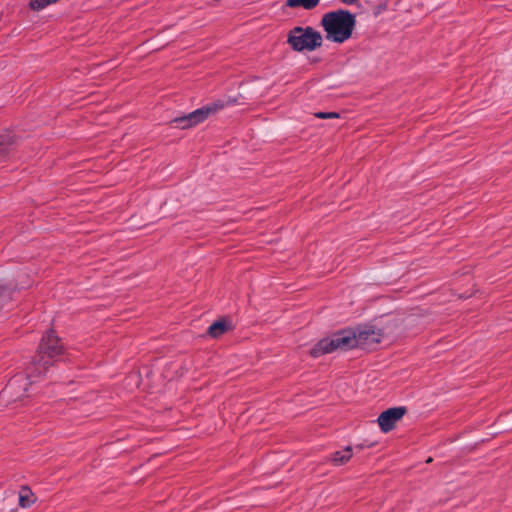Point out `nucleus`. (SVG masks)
I'll list each match as a JSON object with an SVG mask.
<instances>
[{"mask_svg": "<svg viewBox=\"0 0 512 512\" xmlns=\"http://www.w3.org/2000/svg\"><path fill=\"white\" fill-rule=\"evenodd\" d=\"M384 331L373 324L358 325L355 329H344L331 337L319 340L309 351L313 358H318L336 350L348 351L356 347L370 348L381 342Z\"/></svg>", "mask_w": 512, "mask_h": 512, "instance_id": "1", "label": "nucleus"}, {"mask_svg": "<svg viewBox=\"0 0 512 512\" xmlns=\"http://www.w3.org/2000/svg\"><path fill=\"white\" fill-rule=\"evenodd\" d=\"M321 25L326 32V38L336 43L348 40L356 25L355 15L348 10L331 11L322 17Z\"/></svg>", "mask_w": 512, "mask_h": 512, "instance_id": "2", "label": "nucleus"}, {"mask_svg": "<svg viewBox=\"0 0 512 512\" xmlns=\"http://www.w3.org/2000/svg\"><path fill=\"white\" fill-rule=\"evenodd\" d=\"M39 365V363H32L28 373L14 375L1 391V398L8 402H15L26 396L29 387L35 382V374L37 373V376L46 375L38 368Z\"/></svg>", "mask_w": 512, "mask_h": 512, "instance_id": "3", "label": "nucleus"}, {"mask_svg": "<svg viewBox=\"0 0 512 512\" xmlns=\"http://www.w3.org/2000/svg\"><path fill=\"white\" fill-rule=\"evenodd\" d=\"M238 103L235 97H227L225 99H218L210 104H207L199 109L194 110L186 115L176 117L171 120V124L176 128L188 129L194 127L205 121L209 115L218 112L226 106Z\"/></svg>", "mask_w": 512, "mask_h": 512, "instance_id": "4", "label": "nucleus"}, {"mask_svg": "<svg viewBox=\"0 0 512 512\" xmlns=\"http://www.w3.org/2000/svg\"><path fill=\"white\" fill-rule=\"evenodd\" d=\"M322 41L320 32L311 26H296L289 31L287 36V43L296 52L313 51L322 45Z\"/></svg>", "mask_w": 512, "mask_h": 512, "instance_id": "5", "label": "nucleus"}, {"mask_svg": "<svg viewBox=\"0 0 512 512\" xmlns=\"http://www.w3.org/2000/svg\"><path fill=\"white\" fill-rule=\"evenodd\" d=\"M63 352V343L61 338L54 334L52 329L48 330L46 334L42 337L41 342L39 344V354L40 359L35 361L34 363H39L38 368L42 370L45 374L49 371L50 362L45 360L44 357L47 356L50 359H53L56 356H60Z\"/></svg>", "mask_w": 512, "mask_h": 512, "instance_id": "6", "label": "nucleus"}, {"mask_svg": "<svg viewBox=\"0 0 512 512\" xmlns=\"http://www.w3.org/2000/svg\"><path fill=\"white\" fill-rule=\"evenodd\" d=\"M407 412L406 407H392L383 411L377 419L379 427L382 432L387 433L394 429L395 424L399 421Z\"/></svg>", "mask_w": 512, "mask_h": 512, "instance_id": "7", "label": "nucleus"}, {"mask_svg": "<svg viewBox=\"0 0 512 512\" xmlns=\"http://www.w3.org/2000/svg\"><path fill=\"white\" fill-rule=\"evenodd\" d=\"M231 330H233V325L231 321L222 317L214 321L208 327L207 335H209L211 338H219L220 336L224 335L225 333Z\"/></svg>", "mask_w": 512, "mask_h": 512, "instance_id": "8", "label": "nucleus"}, {"mask_svg": "<svg viewBox=\"0 0 512 512\" xmlns=\"http://www.w3.org/2000/svg\"><path fill=\"white\" fill-rule=\"evenodd\" d=\"M16 143V137L12 131L6 130L0 134V155L8 154Z\"/></svg>", "mask_w": 512, "mask_h": 512, "instance_id": "9", "label": "nucleus"}, {"mask_svg": "<svg viewBox=\"0 0 512 512\" xmlns=\"http://www.w3.org/2000/svg\"><path fill=\"white\" fill-rule=\"evenodd\" d=\"M351 457H352V447L347 446L342 451H336V452L332 453L331 457H330V461L334 465L340 466V465L346 464L351 459Z\"/></svg>", "mask_w": 512, "mask_h": 512, "instance_id": "10", "label": "nucleus"}, {"mask_svg": "<svg viewBox=\"0 0 512 512\" xmlns=\"http://www.w3.org/2000/svg\"><path fill=\"white\" fill-rule=\"evenodd\" d=\"M19 505L22 508H29L35 502V498L31 489L27 486H23L19 491Z\"/></svg>", "mask_w": 512, "mask_h": 512, "instance_id": "11", "label": "nucleus"}, {"mask_svg": "<svg viewBox=\"0 0 512 512\" xmlns=\"http://www.w3.org/2000/svg\"><path fill=\"white\" fill-rule=\"evenodd\" d=\"M320 0H287L286 6L290 8L302 7L307 10L314 9L318 6Z\"/></svg>", "mask_w": 512, "mask_h": 512, "instance_id": "12", "label": "nucleus"}, {"mask_svg": "<svg viewBox=\"0 0 512 512\" xmlns=\"http://www.w3.org/2000/svg\"><path fill=\"white\" fill-rule=\"evenodd\" d=\"M315 116L320 119L339 118V114L337 112H318Z\"/></svg>", "mask_w": 512, "mask_h": 512, "instance_id": "13", "label": "nucleus"}, {"mask_svg": "<svg viewBox=\"0 0 512 512\" xmlns=\"http://www.w3.org/2000/svg\"><path fill=\"white\" fill-rule=\"evenodd\" d=\"M386 4H379L374 8V15H379L382 11L386 9Z\"/></svg>", "mask_w": 512, "mask_h": 512, "instance_id": "14", "label": "nucleus"}, {"mask_svg": "<svg viewBox=\"0 0 512 512\" xmlns=\"http://www.w3.org/2000/svg\"><path fill=\"white\" fill-rule=\"evenodd\" d=\"M341 1L346 4H352L355 0H341Z\"/></svg>", "mask_w": 512, "mask_h": 512, "instance_id": "15", "label": "nucleus"}, {"mask_svg": "<svg viewBox=\"0 0 512 512\" xmlns=\"http://www.w3.org/2000/svg\"><path fill=\"white\" fill-rule=\"evenodd\" d=\"M356 448H358V449H362V448H363V446H362V445H356Z\"/></svg>", "mask_w": 512, "mask_h": 512, "instance_id": "16", "label": "nucleus"}, {"mask_svg": "<svg viewBox=\"0 0 512 512\" xmlns=\"http://www.w3.org/2000/svg\"><path fill=\"white\" fill-rule=\"evenodd\" d=\"M426 462H427V463L432 462V458H431V457H430V458H428V460H427Z\"/></svg>", "mask_w": 512, "mask_h": 512, "instance_id": "17", "label": "nucleus"}]
</instances>
